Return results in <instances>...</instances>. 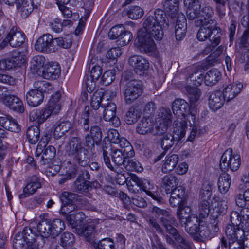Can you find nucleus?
Instances as JSON below:
<instances>
[{"label": "nucleus", "instance_id": "nucleus-41", "mask_svg": "<svg viewBox=\"0 0 249 249\" xmlns=\"http://www.w3.org/2000/svg\"><path fill=\"white\" fill-rule=\"evenodd\" d=\"M231 183V177L227 173L220 175L218 180V189L221 193H226L229 189Z\"/></svg>", "mask_w": 249, "mask_h": 249}, {"label": "nucleus", "instance_id": "nucleus-7", "mask_svg": "<svg viewBox=\"0 0 249 249\" xmlns=\"http://www.w3.org/2000/svg\"><path fill=\"white\" fill-rule=\"evenodd\" d=\"M225 234L228 239L229 249H246L248 248L249 239L245 236L244 231L241 228L228 225Z\"/></svg>", "mask_w": 249, "mask_h": 249}, {"label": "nucleus", "instance_id": "nucleus-37", "mask_svg": "<svg viewBox=\"0 0 249 249\" xmlns=\"http://www.w3.org/2000/svg\"><path fill=\"white\" fill-rule=\"evenodd\" d=\"M178 156L177 154H172L166 157L164 163L162 166V172L168 173L171 172L176 166L178 161Z\"/></svg>", "mask_w": 249, "mask_h": 249}, {"label": "nucleus", "instance_id": "nucleus-34", "mask_svg": "<svg viewBox=\"0 0 249 249\" xmlns=\"http://www.w3.org/2000/svg\"><path fill=\"white\" fill-rule=\"evenodd\" d=\"M184 4L187 7L186 16L187 18H193L199 13L198 8L201 6L200 0H184Z\"/></svg>", "mask_w": 249, "mask_h": 249}, {"label": "nucleus", "instance_id": "nucleus-46", "mask_svg": "<svg viewBox=\"0 0 249 249\" xmlns=\"http://www.w3.org/2000/svg\"><path fill=\"white\" fill-rule=\"evenodd\" d=\"M213 188V183L207 181L204 182L200 191L199 198L200 200L210 201Z\"/></svg>", "mask_w": 249, "mask_h": 249}, {"label": "nucleus", "instance_id": "nucleus-33", "mask_svg": "<svg viewBox=\"0 0 249 249\" xmlns=\"http://www.w3.org/2000/svg\"><path fill=\"white\" fill-rule=\"evenodd\" d=\"M28 104L31 107H36L40 105L44 99V94L33 89L30 90L26 95Z\"/></svg>", "mask_w": 249, "mask_h": 249}, {"label": "nucleus", "instance_id": "nucleus-53", "mask_svg": "<svg viewBox=\"0 0 249 249\" xmlns=\"http://www.w3.org/2000/svg\"><path fill=\"white\" fill-rule=\"evenodd\" d=\"M65 215L66 221L72 228L76 227L77 221H83L85 217L84 213L81 212L76 213H66Z\"/></svg>", "mask_w": 249, "mask_h": 249}, {"label": "nucleus", "instance_id": "nucleus-4", "mask_svg": "<svg viewBox=\"0 0 249 249\" xmlns=\"http://www.w3.org/2000/svg\"><path fill=\"white\" fill-rule=\"evenodd\" d=\"M60 97V92H56L52 96L47 107L32 110L29 115L30 121H35L38 125H40L52 114H57L61 109V106L59 103Z\"/></svg>", "mask_w": 249, "mask_h": 249}, {"label": "nucleus", "instance_id": "nucleus-61", "mask_svg": "<svg viewBox=\"0 0 249 249\" xmlns=\"http://www.w3.org/2000/svg\"><path fill=\"white\" fill-rule=\"evenodd\" d=\"M5 62L8 70L16 67L21 63L20 55L18 54L16 55H13L11 57L5 59Z\"/></svg>", "mask_w": 249, "mask_h": 249}, {"label": "nucleus", "instance_id": "nucleus-47", "mask_svg": "<svg viewBox=\"0 0 249 249\" xmlns=\"http://www.w3.org/2000/svg\"><path fill=\"white\" fill-rule=\"evenodd\" d=\"M191 211V210L189 207L185 206L183 205L178 206L177 211V215L182 226H183V223L186 222V220L190 218L192 214H190Z\"/></svg>", "mask_w": 249, "mask_h": 249}, {"label": "nucleus", "instance_id": "nucleus-12", "mask_svg": "<svg viewBox=\"0 0 249 249\" xmlns=\"http://www.w3.org/2000/svg\"><path fill=\"white\" fill-rule=\"evenodd\" d=\"M198 14L193 18H187L189 20H195V24L196 26L199 27L203 23L206 22L208 24H216L215 20L212 19L214 15V11L213 8L208 4L201 8V5L198 8Z\"/></svg>", "mask_w": 249, "mask_h": 249}, {"label": "nucleus", "instance_id": "nucleus-60", "mask_svg": "<svg viewBox=\"0 0 249 249\" xmlns=\"http://www.w3.org/2000/svg\"><path fill=\"white\" fill-rule=\"evenodd\" d=\"M54 45L56 47V51L60 48H69L71 45V42L70 39L68 40L66 38L59 37L53 38Z\"/></svg>", "mask_w": 249, "mask_h": 249}, {"label": "nucleus", "instance_id": "nucleus-6", "mask_svg": "<svg viewBox=\"0 0 249 249\" xmlns=\"http://www.w3.org/2000/svg\"><path fill=\"white\" fill-rule=\"evenodd\" d=\"M121 176L124 178L125 180L122 184L124 182H126L127 188L130 192L137 194L143 191L153 199L158 201H160V197L157 193L151 191L154 189V187L149 181L139 178L134 174L131 175L129 180H128V178L126 179L123 175Z\"/></svg>", "mask_w": 249, "mask_h": 249}, {"label": "nucleus", "instance_id": "nucleus-31", "mask_svg": "<svg viewBox=\"0 0 249 249\" xmlns=\"http://www.w3.org/2000/svg\"><path fill=\"white\" fill-rule=\"evenodd\" d=\"M226 100L220 90L212 92L209 98V105L211 109L215 111L220 109L224 105Z\"/></svg>", "mask_w": 249, "mask_h": 249}, {"label": "nucleus", "instance_id": "nucleus-10", "mask_svg": "<svg viewBox=\"0 0 249 249\" xmlns=\"http://www.w3.org/2000/svg\"><path fill=\"white\" fill-rule=\"evenodd\" d=\"M152 212L158 216H161L160 219V222L167 232L173 236L178 233L177 229L175 228L178 225L177 220L168 211L157 207H154Z\"/></svg>", "mask_w": 249, "mask_h": 249}, {"label": "nucleus", "instance_id": "nucleus-63", "mask_svg": "<svg viewBox=\"0 0 249 249\" xmlns=\"http://www.w3.org/2000/svg\"><path fill=\"white\" fill-rule=\"evenodd\" d=\"M133 35L132 33L124 29L119 40H118V44L121 46H125L131 41Z\"/></svg>", "mask_w": 249, "mask_h": 249}, {"label": "nucleus", "instance_id": "nucleus-39", "mask_svg": "<svg viewBox=\"0 0 249 249\" xmlns=\"http://www.w3.org/2000/svg\"><path fill=\"white\" fill-rule=\"evenodd\" d=\"M124 14L132 19L136 20L141 18L143 14V10L139 6H131L126 8Z\"/></svg>", "mask_w": 249, "mask_h": 249}, {"label": "nucleus", "instance_id": "nucleus-48", "mask_svg": "<svg viewBox=\"0 0 249 249\" xmlns=\"http://www.w3.org/2000/svg\"><path fill=\"white\" fill-rule=\"evenodd\" d=\"M50 226L53 237L58 236L65 228L64 222L60 219H55L50 222Z\"/></svg>", "mask_w": 249, "mask_h": 249}, {"label": "nucleus", "instance_id": "nucleus-16", "mask_svg": "<svg viewBox=\"0 0 249 249\" xmlns=\"http://www.w3.org/2000/svg\"><path fill=\"white\" fill-rule=\"evenodd\" d=\"M152 37L143 30H139L138 39L140 45V49L142 52L151 54L156 50V45Z\"/></svg>", "mask_w": 249, "mask_h": 249}, {"label": "nucleus", "instance_id": "nucleus-5", "mask_svg": "<svg viewBox=\"0 0 249 249\" xmlns=\"http://www.w3.org/2000/svg\"><path fill=\"white\" fill-rule=\"evenodd\" d=\"M198 30L196 37L199 41H204L209 39L211 44L205 48L208 53L212 52L220 42L221 33L216 27V24L203 23Z\"/></svg>", "mask_w": 249, "mask_h": 249}, {"label": "nucleus", "instance_id": "nucleus-57", "mask_svg": "<svg viewBox=\"0 0 249 249\" xmlns=\"http://www.w3.org/2000/svg\"><path fill=\"white\" fill-rule=\"evenodd\" d=\"M178 242L177 249H193L192 243L178 233L174 236Z\"/></svg>", "mask_w": 249, "mask_h": 249}, {"label": "nucleus", "instance_id": "nucleus-56", "mask_svg": "<svg viewBox=\"0 0 249 249\" xmlns=\"http://www.w3.org/2000/svg\"><path fill=\"white\" fill-rule=\"evenodd\" d=\"M116 143L119 144L121 147L119 150H122V151L125 150V151L130 156H134L135 152L133 147L129 142L125 138L123 137L120 138Z\"/></svg>", "mask_w": 249, "mask_h": 249}, {"label": "nucleus", "instance_id": "nucleus-59", "mask_svg": "<svg viewBox=\"0 0 249 249\" xmlns=\"http://www.w3.org/2000/svg\"><path fill=\"white\" fill-rule=\"evenodd\" d=\"M124 29L122 25H116L110 29L108 33V36L110 39L119 40Z\"/></svg>", "mask_w": 249, "mask_h": 249}, {"label": "nucleus", "instance_id": "nucleus-9", "mask_svg": "<svg viewBox=\"0 0 249 249\" xmlns=\"http://www.w3.org/2000/svg\"><path fill=\"white\" fill-rule=\"evenodd\" d=\"M241 165L240 155L236 153H233L231 148L226 149L222 155L220 162V168L222 171L230 169L236 171Z\"/></svg>", "mask_w": 249, "mask_h": 249}, {"label": "nucleus", "instance_id": "nucleus-51", "mask_svg": "<svg viewBox=\"0 0 249 249\" xmlns=\"http://www.w3.org/2000/svg\"><path fill=\"white\" fill-rule=\"evenodd\" d=\"M73 189L75 191L79 193L88 192L91 189L90 182L77 178L74 182Z\"/></svg>", "mask_w": 249, "mask_h": 249}, {"label": "nucleus", "instance_id": "nucleus-18", "mask_svg": "<svg viewBox=\"0 0 249 249\" xmlns=\"http://www.w3.org/2000/svg\"><path fill=\"white\" fill-rule=\"evenodd\" d=\"M230 221L231 225L235 227L239 228V226L247 224L249 225V208H243L239 212L232 211L230 214Z\"/></svg>", "mask_w": 249, "mask_h": 249}, {"label": "nucleus", "instance_id": "nucleus-3", "mask_svg": "<svg viewBox=\"0 0 249 249\" xmlns=\"http://www.w3.org/2000/svg\"><path fill=\"white\" fill-rule=\"evenodd\" d=\"M125 151L110 146L103 147V157L106 165L111 170L119 174L123 169L120 166L124 165L126 159L132 158Z\"/></svg>", "mask_w": 249, "mask_h": 249}, {"label": "nucleus", "instance_id": "nucleus-27", "mask_svg": "<svg viewBox=\"0 0 249 249\" xmlns=\"http://www.w3.org/2000/svg\"><path fill=\"white\" fill-rule=\"evenodd\" d=\"M61 74V68L57 62H51L46 65L42 72L44 78L48 80H54L58 78Z\"/></svg>", "mask_w": 249, "mask_h": 249}, {"label": "nucleus", "instance_id": "nucleus-36", "mask_svg": "<svg viewBox=\"0 0 249 249\" xmlns=\"http://www.w3.org/2000/svg\"><path fill=\"white\" fill-rule=\"evenodd\" d=\"M221 73L216 69L209 71L204 76V82L206 85L212 86L215 85L221 79Z\"/></svg>", "mask_w": 249, "mask_h": 249}, {"label": "nucleus", "instance_id": "nucleus-17", "mask_svg": "<svg viewBox=\"0 0 249 249\" xmlns=\"http://www.w3.org/2000/svg\"><path fill=\"white\" fill-rule=\"evenodd\" d=\"M101 107L104 108L103 117L105 121L110 122L115 127H118L120 124V121L116 116V105L112 102L102 103Z\"/></svg>", "mask_w": 249, "mask_h": 249}, {"label": "nucleus", "instance_id": "nucleus-21", "mask_svg": "<svg viewBox=\"0 0 249 249\" xmlns=\"http://www.w3.org/2000/svg\"><path fill=\"white\" fill-rule=\"evenodd\" d=\"M129 64L134 68V71L137 74L142 75L149 68V62L143 57L139 55H133L128 60Z\"/></svg>", "mask_w": 249, "mask_h": 249}, {"label": "nucleus", "instance_id": "nucleus-55", "mask_svg": "<svg viewBox=\"0 0 249 249\" xmlns=\"http://www.w3.org/2000/svg\"><path fill=\"white\" fill-rule=\"evenodd\" d=\"M45 58L42 55H37L34 57L31 61V69L33 70L32 72L36 73L43 67L45 63Z\"/></svg>", "mask_w": 249, "mask_h": 249}, {"label": "nucleus", "instance_id": "nucleus-43", "mask_svg": "<svg viewBox=\"0 0 249 249\" xmlns=\"http://www.w3.org/2000/svg\"><path fill=\"white\" fill-rule=\"evenodd\" d=\"M172 113L170 109L165 107H161L158 112L156 122H160L167 124H171Z\"/></svg>", "mask_w": 249, "mask_h": 249}, {"label": "nucleus", "instance_id": "nucleus-40", "mask_svg": "<svg viewBox=\"0 0 249 249\" xmlns=\"http://www.w3.org/2000/svg\"><path fill=\"white\" fill-rule=\"evenodd\" d=\"M178 180L175 176L168 174L162 178L161 185L167 192L176 187L178 185Z\"/></svg>", "mask_w": 249, "mask_h": 249}, {"label": "nucleus", "instance_id": "nucleus-11", "mask_svg": "<svg viewBox=\"0 0 249 249\" xmlns=\"http://www.w3.org/2000/svg\"><path fill=\"white\" fill-rule=\"evenodd\" d=\"M143 91L142 82L137 80L129 81L124 89V94L125 103L131 104L141 96Z\"/></svg>", "mask_w": 249, "mask_h": 249}, {"label": "nucleus", "instance_id": "nucleus-52", "mask_svg": "<svg viewBox=\"0 0 249 249\" xmlns=\"http://www.w3.org/2000/svg\"><path fill=\"white\" fill-rule=\"evenodd\" d=\"M93 247L94 249H116L114 241L108 238L94 242Z\"/></svg>", "mask_w": 249, "mask_h": 249}, {"label": "nucleus", "instance_id": "nucleus-29", "mask_svg": "<svg viewBox=\"0 0 249 249\" xmlns=\"http://www.w3.org/2000/svg\"><path fill=\"white\" fill-rule=\"evenodd\" d=\"M187 29L186 19L183 14H178L176 18L175 34L178 40H182L186 35Z\"/></svg>", "mask_w": 249, "mask_h": 249}, {"label": "nucleus", "instance_id": "nucleus-26", "mask_svg": "<svg viewBox=\"0 0 249 249\" xmlns=\"http://www.w3.org/2000/svg\"><path fill=\"white\" fill-rule=\"evenodd\" d=\"M41 186L40 179L36 175L31 177L24 188L23 193L19 195V198L23 199L34 194Z\"/></svg>", "mask_w": 249, "mask_h": 249}, {"label": "nucleus", "instance_id": "nucleus-30", "mask_svg": "<svg viewBox=\"0 0 249 249\" xmlns=\"http://www.w3.org/2000/svg\"><path fill=\"white\" fill-rule=\"evenodd\" d=\"M95 225L93 222L85 224L82 228L77 229V233L79 235H83L86 241L89 242H94L95 238Z\"/></svg>", "mask_w": 249, "mask_h": 249}, {"label": "nucleus", "instance_id": "nucleus-1", "mask_svg": "<svg viewBox=\"0 0 249 249\" xmlns=\"http://www.w3.org/2000/svg\"><path fill=\"white\" fill-rule=\"evenodd\" d=\"M79 134L80 131L70 121H62L56 124L53 135L56 139L63 136L69 137V142L65 146L66 152L73 157L75 163L85 167L89 162V156L87 149L83 146Z\"/></svg>", "mask_w": 249, "mask_h": 249}, {"label": "nucleus", "instance_id": "nucleus-23", "mask_svg": "<svg viewBox=\"0 0 249 249\" xmlns=\"http://www.w3.org/2000/svg\"><path fill=\"white\" fill-rule=\"evenodd\" d=\"M243 88L242 83H232L224 87L222 92L226 102H229L234 99L241 92Z\"/></svg>", "mask_w": 249, "mask_h": 249}, {"label": "nucleus", "instance_id": "nucleus-22", "mask_svg": "<svg viewBox=\"0 0 249 249\" xmlns=\"http://www.w3.org/2000/svg\"><path fill=\"white\" fill-rule=\"evenodd\" d=\"M25 39V35L21 32L18 31L16 27L13 26L4 41L8 43L12 47H17L21 46L24 43Z\"/></svg>", "mask_w": 249, "mask_h": 249}, {"label": "nucleus", "instance_id": "nucleus-38", "mask_svg": "<svg viewBox=\"0 0 249 249\" xmlns=\"http://www.w3.org/2000/svg\"><path fill=\"white\" fill-rule=\"evenodd\" d=\"M79 124L85 131L89 130L90 124H92L91 111L88 106H86L79 121Z\"/></svg>", "mask_w": 249, "mask_h": 249}, {"label": "nucleus", "instance_id": "nucleus-24", "mask_svg": "<svg viewBox=\"0 0 249 249\" xmlns=\"http://www.w3.org/2000/svg\"><path fill=\"white\" fill-rule=\"evenodd\" d=\"M1 101L6 106L15 111L22 113L24 111L22 101L14 95L5 94L2 97Z\"/></svg>", "mask_w": 249, "mask_h": 249}, {"label": "nucleus", "instance_id": "nucleus-25", "mask_svg": "<svg viewBox=\"0 0 249 249\" xmlns=\"http://www.w3.org/2000/svg\"><path fill=\"white\" fill-rule=\"evenodd\" d=\"M76 194L68 192H63L60 196V199L62 202L61 211L65 214L69 213L74 211L75 206L72 202L76 198Z\"/></svg>", "mask_w": 249, "mask_h": 249}, {"label": "nucleus", "instance_id": "nucleus-50", "mask_svg": "<svg viewBox=\"0 0 249 249\" xmlns=\"http://www.w3.org/2000/svg\"><path fill=\"white\" fill-rule=\"evenodd\" d=\"M132 158H129L126 159L123 166L125 168L129 171H135L138 172H142L143 168L141 163L135 159H132Z\"/></svg>", "mask_w": 249, "mask_h": 249}, {"label": "nucleus", "instance_id": "nucleus-19", "mask_svg": "<svg viewBox=\"0 0 249 249\" xmlns=\"http://www.w3.org/2000/svg\"><path fill=\"white\" fill-rule=\"evenodd\" d=\"M189 107L185 100L181 99H177L174 101L172 104V110L175 115L178 117V119L174 122L181 121L184 123L183 119L185 118L186 115L192 109Z\"/></svg>", "mask_w": 249, "mask_h": 249}, {"label": "nucleus", "instance_id": "nucleus-54", "mask_svg": "<svg viewBox=\"0 0 249 249\" xmlns=\"http://www.w3.org/2000/svg\"><path fill=\"white\" fill-rule=\"evenodd\" d=\"M20 6L17 7L18 9H20L21 17L23 18L27 17L33 11V6L32 2L25 0H22L20 2Z\"/></svg>", "mask_w": 249, "mask_h": 249}, {"label": "nucleus", "instance_id": "nucleus-2", "mask_svg": "<svg viewBox=\"0 0 249 249\" xmlns=\"http://www.w3.org/2000/svg\"><path fill=\"white\" fill-rule=\"evenodd\" d=\"M167 16L163 10L156 9L153 15H146L143 22V30L156 40H160L163 37V28L169 26L166 22Z\"/></svg>", "mask_w": 249, "mask_h": 249}, {"label": "nucleus", "instance_id": "nucleus-32", "mask_svg": "<svg viewBox=\"0 0 249 249\" xmlns=\"http://www.w3.org/2000/svg\"><path fill=\"white\" fill-rule=\"evenodd\" d=\"M200 219L197 216L192 214L190 218L183 223L185 230L189 234L195 235L197 234L199 227L200 226Z\"/></svg>", "mask_w": 249, "mask_h": 249}, {"label": "nucleus", "instance_id": "nucleus-28", "mask_svg": "<svg viewBox=\"0 0 249 249\" xmlns=\"http://www.w3.org/2000/svg\"><path fill=\"white\" fill-rule=\"evenodd\" d=\"M154 121L153 118L142 117L138 122L136 131L141 135H146L154 131Z\"/></svg>", "mask_w": 249, "mask_h": 249}, {"label": "nucleus", "instance_id": "nucleus-35", "mask_svg": "<svg viewBox=\"0 0 249 249\" xmlns=\"http://www.w3.org/2000/svg\"><path fill=\"white\" fill-rule=\"evenodd\" d=\"M178 0H165L163 2L164 10L172 18H175L178 15Z\"/></svg>", "mask_w": 249, "mask_h": 249}, {"label": "nucleus", "instance_id": "nucleus-8", "mask_svg": "<svg viewBox=\"0 0 249 249\" xmlns=\"http://www.w3.org/2000/svg\"><path fill=\"white\" fill-rule=\"evenodd\" d=\"M187 125L181 121L174 122L173 134H166L163 135L161 141L162 148L167 151L175 142L178 143L185 136Z\"/></svg>", "mask_w": 249, "mask_h": 249}, {"label": "nucleus", "instance_id": "nucleus-58", "mask_svg": "<svg viewBox=\"0 0 249 249\" xmlns=\"http://www.w3.org/2000/svg\"><path fill=\"white\" fill-rule=\"evenodd\" d=\"M197 234L202 240H208L212 238L210 227L201 225L198 229Z\"/></svg>", "mask_w": 249, "mask_h": 249}, {"label": "nucleus", "instance_id": "nucleus-49", "mask_svg": "<svg viewBox=\"0 0 249 249\" xmlns=\"http://www.w3.org/2000/svg\"><path fill=\"white\" fill-rule=\"evenodd\" d=\"M186 89L190 99L191 108H193L195 103L199 99L200 91L196 87L187 86L186 87Z\"/></svg>", "mask_w": 249, "mask_h": 249}, {"label": "nucleus", "instance_id": "nucleus-15", "mask_svg": "<svg viewBox=\"0 0 249 249\" xmlns=\"http://www.w3.org/2000/svg\"><path fill=\"white\" fill-rule=\"evenodd\" d=\"M103 137L102 132L100 127L92 125L90 127L89 132L84 137V144L88 150H92L94 148L95 144L99 145Z\"/></svg>", "mask_w": 249, "mask_h": 249}, {"label": "nucleus", "instance_id": "nucleus-45", "mask_svg": "<svg viewBox=\"0 0 249 249\" xmlns=\"http://www.w3.org/2000/svg\"><path fill=\"white\" fill-rule=\"evenodd\" d=\"M26 136L28 142L32 144H36L40 137V129L37 126H31L27 130Z\"/></svg>", "mask_w": 249, "mask_h": 249}, {"label": "nucleus", "instance_id": "nucleus-42", "mask_svg": "<svg viewBox=\"0 0 249 249\" xmlns=\"http://www.w3.org/2000/svg\"><path fill=\"white\" fill-rule=\"evenodd\" d=\"M141 110L137 107H132L126 112L125 116V121L128 124L136 123L141 116Z\"/></svg>", "mask_w": 249, "mask_h": 249}, {"label": "nucleus", "instance_id": "nucleus-20", "mask_svg": "<svg viewBox=\"0 0 249 249\" xmlns=\"http://www.w3.org/2000/svg\"><path fill=\"white\" fill-rule=\"evenodd\" d=\"M22 234L24 242L26 243L27 249H39L38 241L43 239L36 234L31 228L25 227L22 231Z\"/></svg>", "mask_w": 249, "mask_h": 249}, {"label": "nucleus", "instance_id": "nucleus-64", "mask_svg": "<svg viewBox=\"0 0 249 249\" xmlns=\"http://www.w3.org/2000/svg\"><path fill=\"white\" fill-rule=\"evenodd\" d=\"M74 241V235L68 232L61 234L60 237V245L63 248L67 245L71 246Z\"/></svg>", "mask_w": 249, "mask_h": 249}, {"label": "nucleus", "instance_id": "nucleus-62", "mask_svg": "<svg viewBox=\"0 0 249 249\" xmlns=\"http://www.w3.org/2000/svg\"><path fill=\"white\" fill-rule=\"evenodd\" d=\"M199 212L200 216L202 218L208 216L210 212V202L209 200H200L199 205Z\"/></svg>", "mask_w": 249, "mask_h": 249}, {"label": "nucleus", "instance_id": "nucleus-14", "mask_svg": "<svg viewBox=\"0 0 249 249\" xmlns=\"http://www.w3.org/2000/svg\"><path fill=\"white\" fill-rule=\"evenodd\" d=\"M55 153L54 147L51 145L47 146L44 141H41L37 144L35 154L36 157L41 155L40 163L42 165H45L52 161L55 156Z\"/></svg>", "mask_w": 249, "mask_h": 249}, {"label": "nucleus", "instance_id": "nucleus-13", "mask_svg": "<svg viewBox=\"0 0 249 249\" xmlns=\"http://www.w3.org/2000/svg\"><path fill=\"white\" fill-rule=\"evenodd\" d=\"M35 49L40 53L49 54L56 52L53 36L50 34H45L36 41Z\"/></svg>", "mask_w": 249, "mask_h": 249}, {"label": "nucleus", "instance_id": "nucleus-44", "mask_svg": "<svg viewBox=\"0 0 249 249\" xmlns=\"http://www.w3.org/2000/svg\"><path fill=\"white\" fill-rule=\"evenodd\" d=\"M37 229L40 233V237L47 238L52 235L50 221L47 219L43 220L37 224Z\"/></svg>", "mask_w": 249, "mask_h": 249}]
</instances>
